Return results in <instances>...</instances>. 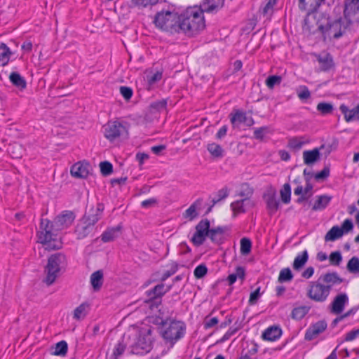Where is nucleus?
I'll return each instance as SVG.
<instances>
[{
  "mask_svg": "<svg viewBox=\"0 0 359 359\" xmlns=\"http://www.w3.org/2000/svg\"><path fill=\"white\" fill-rule=\"evenodd\" d=\"M330 264L334 266H339L342 262V255L340 251L332 252L329 256Z\"/></svg>",
  "mask_w": 359,
  "mask_h": 359,
  "instance_id": "obj_44",
  "label": "nucleus"
},
{
  "mask_svg": "<svg viewBox=\"0 0 359 359\" xmlns=\"http://www.w3.org/2000/svg\"><path fill=\"white\" fill-rule=\"evenodd\" d=\"M297 95L302 100L309 99L311 97V93L306 86H301L297 90Z\"/></svg>",
  "mask_w": 359,
  "mask_h": 359,
  "instance_id": "obj_57",
  "label": "nucleus"
},
{
  "mask_svg": "<svg viewBox=\"0 0 359 359\" xmlns=\"http://www.w3.org/2000/svg\"><path fill=\"white\" fill-rule=\"evenodd\" d=\"M311 306H301L294 308L291 313V317L295 320H302L310 311Z\"/></svg>",
  "mask_w": 359,
  "mask_h": 359,
  "instance_id": "obj_37",
  "label": "nucleus"
},
{
  "mask_svg": "<svg viewBox=\"0 0 359 359\" xmlns=\"http://www.w3.org/2000/svg\"><path fill=\"white\" fill-rule=\"evenodd\" d=\"M279 201L276 199L275 194L269 195L266 199V207L270 214H274L279 208Z\"/></svg>",
  "mask_w": 359,
  "mask_h": 359,
  "instance_id": "obj_38",
  "label": "nucleus"
},
{
  "mask_svg": "<svg viewBox=\"0 0 359 359\" xmlns=\"http://www.w3.org/2000/svg\"><path fill=\"white\" fill-rule=\"evenodd\" d=\"M178 269V266L177 264H175L172 265L170 268V269L166 271L162 276L161 280L162 282L165 281L166 279H168L169 277L175 274Z\"/></svg>",
  "mask_w": 359,
  "mask_h": 359,
  "instance_id": "obj_63",
  "label": "nucleus"
},
{
  "mask_svg": "<svg viewBox=\"0 0 359 359\" xmlns=\"http://www.w3.org/2000/svg\"><path fill=\"white\" fill-rule=\"evenodd\" d=\"M11 83L20 90L26 88L27 82L25 79L18 72H12L9 76Z\"/></svg>",
  "mask_w": 359,
  "mask_h": 359,
  "instance_id": "obj_32",
  "label": "nucleus"
},
{
  "mask_svg": "<svg viewBox=\"0 0 359 359\" xmlns=\"http://www.w3.org/2000/svg\"><path fill=\"white\" fill-rule=\"evenodd\" d=\"M343 236V231L337 225L332 226L325 234V241H334Z\"/></svg>",
  "mask_w": 359,
  "mask_h": 359,
  "instance_id": "obj_34",
  "label": "nucleus"
},
{
  "mask_svg": "<svg viewBox=\"0 0 359 359\" xmlns=\"http://www.w3.org/2000/svg\"><path fill=\"white\" fill-rule=\"evenodd\" d=\"M100 218L101 217L100 215H97L93 212V214L89 215L85 214L81 219L92 226L93 228H95V224L100 219Z\"/></svg>",
  "mask_w": 359,
  "mask_h": 359,
  "instance_id": "obj_51",
  "label": "nucleus"
},
{
  "mask_svg": "<svg viewBox=\"0 0 359 359\" xmlns=\"http://www.w3.org/2000/svg\"><path fill=\"white\" fill-rule=\"evenodd\" d=\"M151 342L145 337H140L135 344L132 346L131 353L137 355H142L151 350Z\"/></svg>",
  "mask_w": 359,
  "mask_h": 359,
  "instance_id": "obj_18",
  "label": "nucleus"
},
{
  "mask_svg": "<svg viewBox=\"0 0 359 359\" xmlns=\"http://www.w3.org/2000/svg\"><path fill=\"white\" fill-rule=\"evenodd\" d=\"M318 279L320 280V282L325 284V286L329 287L330 292H331L333 286L339 285L344 280V278H341L335 271L327 272L322 274Z\"/></svg>",
  "mask_w": 359,
  "mask_h": 359,
  "instance_id": "obj_15",
  "label": "nucleus"
},
{
  "mask_svg": "<svg viewBox=\"0 0 359 359\" xmlns=\"http://www.w3.org/2000/svg\"><path fill=\"white\" fill-rule=\"evenodd\" d=\"M229 194V190L228 189V188L224 187L217 192L216 196L212 199V203H213V205H216L219 201L227 198Z\"/></svg>",
  "mask_w": 359,
  "mask_h": 359,
  "instance_id": "obj_50",
  "label": "nucleus"
},
{
  "mask_svg": "<svg viewBox=\"0 0 359 359\" xmlns=\"http://www.w3.org/2000/svg\"><path fill=\"white\" fill-rule=\"evenodd\" d=\"M100 172L103 176H108L113 172V165L108 161L100 163Z\"/></svg>",
  "mask_w": 359,
  "mask_h": 359,
  "instance_id": "obj_55",
  "label": "nucleus"
},
{
  "mask_svg": "<svg viewBox=\"0 0 359 359\" xmlns=\"http://www.w3.org/2000/svg\"><path fill=\"white\" fill-rule=\"evenodd\" d=\"M207 273L208 268L203 264L197 266L194 271V276L197 279L203 278L207 274Z\"/></svg>",
  "mask_w": 359,
  "mask_h": 359,
  "instance_id": "obj_56",
  "label": "nucleus"
},
{
  "mask_svg": "<svg viewBox=\"0 0 359 359\" xmlns=\"http://www.w3.org/2000/svg\"><path fill=\"white\" fill-rule=\"evenodd\" d=\"M126 348V344L123 342V340L118 341L114 348L111 359H118L123 354Z\"/></svg>",
  "mask_w": 359,
  "mask_h": 359,
  "instance_id": "obj_41",
  "label": "nucleus"
},
{
  "mask_svg": "<svg viewBox=\"0 0 359 359\" xmlns=\"http://www.w3.org/2000/svg\"><path fill=\"white\" fill-rule=\"evenodd\" d=\"M309 259V254L306 250H304L302 253L298 254L294 258L293 262V269L296 271H299L303 268Z\"/></svg>",
  "mask_w": 359,
  "mask_h": 359,
  "instance_id": "obj_30",
  "label": "nucleus"
},
{
  "mask_svg": "<svg viewBox=\"0 0 359 359\" xmlns=\"http://www.w3.org/2000/svg\"><path fill=\"white\" fill-rule=\"evenodd\" d=\"M121 226L108 228L101 235V240L103 243H108L117 238L121 231Z\"/></svg>",
  "mask_w": 359,
  "mask_h": 359,
  "instance_id": "obj_25",
  "label": "nucleus"
},
{
  "mask_svg": "<svg viewBox=\"0 0 359 359\" xmlns=\"http://www.w3.org/2000/svg\"><path fill=\"white\" fill-rule=\"evenodd\" d=\"M68 351V344L66 341H60L57 342L55 347L54 351L52 352L53 355L65 356Z\"/></svg>",
  "mask_w": 359,
  "mask_h": 359,
  "instance_id": "obj_39",
  "label": "nucleus"
},
{
  "mask_svg": "<svg viewBox=\"0 0 359 359\" xmlns=\"http://www.w3.org/2000/svg\"><path fill=\"white\" fill-rule=\"evenodd\" d=\"M260 297V287H259L254 292L250 293L249 304L251 305L255 304Z\"/></svg>",
  "mask_w": 359,
  "mask_h": 359,
  "instance_id": "obj_62",
  "label": "nucleus"
},
{
  "mask_svg": "<svg viewBox=\"0 0 359 359\" xmlns=\"http://www.w3.org/2000/svg\"><path fill=\"white\" fill-rule=\"evenodd\" d=\"M41 231L38 233L39 242L46 246V249L58 250L62 248V242L57 239L58 230L53 226V221L41 219L40 222Z\"/></svg>",
  "mask_w": 359,
  "mask_h": 359,
  "instance_id": "obj_3",
  "label": "nucleus"
},
{
  "mask_svg": "<svg viewBox=\"0 0 359 359\" xmlns=\"http://www.w3.org/2000/svg\"><path fill=\"white\" fill-rule=\"evenodd\" d=\"M340 229L343 231V235L351 231L353 229V224L352 220L351 219H346L343 222Z\"/></svg>",
  "mask_w": 359,
  "mask_h": 359,
  "instance_id": "obj_60",
  "label": "nucleus"
},
{
  "mask_svg": "<svg viewBox=\"0 0 359 359\" xmlns=\"http://www.w3.org/2000/svg\"><path fill=\"white\" fill-rule=\"evenodd\" d=\"M168 99H162L152 102L149 105V109L151 113L161 112L167 109Z\"/></svg>",
  "mask_w": 359,
  "mask_h": 359,
  "instance_id": "obj_35",
  "label": "nucleus"
},
{
  "mask_svg": "<svg viewBox=\"0 0 359 359\" xmlns=\"http://www.w3.org/2000/svg\"><path fill=\"white\" fill-rule=\"evenodd\" d=\"M207 150L212 157L216 158H222L224 156V150L219 144L215 142L208 144Z\"/></svg>",
  "mask_w": 359,
  "mask_h": 359,
  "instance_id": "obj_33",
  "label": "nucleus"
},
{
  "mask_svg": "<svg viewBox=\"0 0 359 359\" xmlns=\"http://www.w3.org/2000/svg\"><path fill=\"white\" fill-rule=\"evenodd\" d=\"M252 242L248 238H243L241 240V253L243 255H248L251 252Z\"/></svg>",
  "mask_w": 359,
  "mask_h": 359,
  "instance_id": "obj_48",
  "label": "nucleus"
},
{
  "mask_svg": "<svg viewBox=\"0 0 359 359\" xmlns=\"http://www.w3.org/2000/svg\"><path fill=\"white\" fill-rule=\"evenodd\" d=\"M90 283L94 291L100 290L103 284V272L102 270H97L91 274Z\"/></svg>",
  "mask_w": 359,
  "mask_h": 359,
  "instance_id": "obj_29",
  "label": "nucleus"
},
{
  "mask_svg": "<svg viewBox=\"0 0 359 359\" xmlns=\"http://www.w3.org/2000/svg\"><path fill=\"white\" fill-rule=\"evenodd\" d=\"M270 132L268 126H263L257 128L254 130L253 137L255 139L262 141L264 140V135Z\"/></svg>",
  "mask_w": 359,
  "mask_h": 359,
  "instance_id": "obj_54",
  "label": "nucleus"
},
{
  "mask_svg": "<svg viewBox=\"0 0 359 359\" xmlns=\"http://www.w3.org/2000/svg\"><path fill=\"white\" fill-rule=\"evenodd\" d=\"M224 0H204L200 6V8L204 12L211 13L218 8L222 7Z\"/></svg>",
  "mask_w": 359,
  "mask_h": 359,
  "instance_id": "obj_27",
  "label": "nucleus"
},
{
  "mask_svg": "<svg viewBox=\"0 0 359 359\" xmlns=\"http://www.w3.org/2000/svg\"><path fill=\"white\" fill-rule=\"evenodd\" d=\"M230 121L233 125L247 122L246 113L238 109H236L230 114Z\"/></svg>",
  "mask_w": 359,
  "mask_h": 359,
  "instance_id": "obj_36",
  "label": "nucleus"
},
{
  "mask_svg": "<svg viewBox=\"0 0 359 359\" xmlns=\"http://www.w3.org/2000/svg\"><path fill=\"white\" fill-rule=\"evenodd\" d=\"M311 55L318 62L320 72H327L334 68V62L330 53L324 51L321 53H312Z\"/></svg>",
  "mask_w": 359,
  "mask_h": 359,
  "instance_id": "obj_13",
  "label": "nucleus"
},
{
  "mask_svg": "<svg viewBox=\"0 0 359 359\" xmlns=\"http://www.w3.org/2000/svg\"><path fill=\"white\" fill-rule=\"evenodd\" d=\"M210 228V223L208 219H201L196 226V231L194 233L191 241L195 246H200L204 243L206 238L208 237Z\"/></svg>",
  "mask_w": 359,
  "mask_h": 359,
  "instance_id": "obj_8",
  "label": "nucleus"
},
{
  "mask_svg": "<svg viewBox=\"0 0 359 359\" xmlns=\"http://www.w3.org/2000/svg\"><path fill=\"white\" fill-rule=\"evenodd\" d=\"M347 270L351 273H359V259L357 257H351L346 266Z\"/></svg>",
  "mask_w": 359,
  "mask_h": 359,
  "instance_id": "obj_46",
  "label": "nucleus"
},
{
  "mask_svg": "<svg viewBox=\"0 0 359 359\" xmlns=\"http://www.w3.org/2000/svg\"><path fill=\"white\" fill-rule=\"evenodd\" d=\"M177 18L176 13L170 11L157 13L155 15L154 23L156 27L163 29L168 30L170 27H174L177 23L176 22L173 24V21Z\"/></svg>",
  "mask_w": 359,
  "mask_h": 359,
  "instance_id": "obj_9",
  "label": "nucleus"
},
{
  "mask_svg": "<svg viewBox=\"0 0 359 359\" xmlns=\"http://www.w3.org/2000/svg\"><path fill=\"white\" fill-rule=\"evenodd\" d=\"M280 197L283 203L287 204L291 200V187L289 183L283 184L280 191Z\"/></svg>",
  "mask_w": 359,
  "mask_h": 359,
  "instance_id": "obj_42",
  "label": "nucleus"
},
{
  "mask_svg": "<svg viewBox=\"0 0 359 359\" xmlns=\"http://www.w3.org/2000/svg\"><path fill=\"white\" fill-rule=\"evenodd\" d=\"M159 0H132L134 5L146 7L149 5H155Z\"/></svg>",
  "mask_w": 359,
  "mask_h": 359,
  "instance_id": "obj_61",
  "label": "nucleus"
},
{
  "mask_svg": "<svg viewBox=\"0 0 359 359\" xmlns=\"http://www.w3.org/2000/svg\"><path fill=\"white\" fill-rule=\"evenodd\" d=\"M327 324L325 320H319L310 325L306 330L304 339L307 341H311L318 335L323 333L327 328Z\"/></svg>",
  "mask_w": 359,
  "mask_h": 359,
  "instance_id": "obj_14",
  "label": "nucleus"
},
{
  "mask_svg": "<svg viewBox=\"0 0 359 359\" xmlns=\"http://www.w3.org/2000/svg\"><path fill=\"white\" fill-rule=\"evenodd\" d=\"M304 143L305 142L302 140L301 138L294 137L289 140L287 146L294 150H299Z\"/></svg>",
  "mask_w": 359,
  "mask_h": 359,
  "instance_id": "obj_53",
  "label": "nucleus"
},
{
  "mask_svg": "<svg viewBox=\"0 0 359 359\" xmlns=\"http://www.w3.org/2000/svg\"><path fill=\"white\" fill-rule=\"evenodd\" d=\"M282 81V76L278 75H271L267 77L265 81L266 86L269 89H273L275 86L280 85Z\"/></svg>",
  "mask_w": 359,
  "mask_h": 359,
  "instance_id": "obj_47",
  "label": "nucleus"
},
{
  "mask_svg": "<svg viewBox=\"0 0 359 359\" xmlns=\"http://www.w3.org/2000/svg\"><path fill=\"white\" fill-rule=\"evenodd\" d=\"M75 215L69 210H65L57 215L53 220V226L55 230L60 231L68 228L74 221Z\"/></svg>",
  "mask_w": 359,
  "mask_h": 359,
  "instance_id": "obj_12",
  "label": "nucleus"
},
{
  "mask_svg": "<svg viewBox=\"0 0 359 359\" xmlns=\"http://www.w3.org/2000/svg\"><path fill=\"white\" fill-rule=\"evenodd\" d=\"M159 332L166 343L172 346L178 340L184 337L186 325L183 321L168 318L165 320H157Z\"/></svg>",
  "mask_w": 359,
  "mask_h": 359,
  "instance_id": "obj_2",
  "label": "nucleus"
},
{
  "mask_svg": "<svg viewBox=\"0 0 359 359\" xmlns=\"http://www.w3.org/2000/svg\"><path fill=\"white\" fill-rule=\"evenodd\" d=\"M339 109L344 114V119L346 122H351L359 119V104L352 109H349L346 104H341L339 107Z\"/></svg>",
  "mask_w": 359,
  "mask_h": 359,
  "instance_id": "obj_23",
  "label": "nucleus"
},
{
  "mask_svg": "<svg viewBox=\"0 0 359 359\" xmlns=\"http://www.w3.org/2000/svg\"><path fill=\"white\" fill-rule=\"evenodd\" d=\"M120 93L126 100H129L133 94V91L131 88L128 86H121Z\"/></svg>",
  "mask_w": 359,
  "mask_h": 359,
  "instance_id": "obj_59",
  "label": "nucleus"
},
{
  "mask_svg": "<svg viewBox=\"0 0 359 359\" xmlns=\"http://www.w3.org/2000/svg\"><path fill=\"white\" fill-rule=\"evenodd\" d=\"M293 274L290 268H284L280 270L278 280L279 283H288L293 279Z\"/></svg>",
  "mask_w": 359,
  "mask_h": 359,
  "instance_id": "obj_43",
  "label": "nucleus"
},
{
  "mask_svg": "<svg viewBox=\"0 0 359 359\" xmlns=\"http://www.w3.org/2000/svg\"><path fill=\"white\" fill-rule=\"evenodd\" d=\"M332 198V196L327 195H321L317 196V199L312 207V210L317 211L325 209L330 203Z\"/></svg>",
  "mask_w": 359,
  "mask_h": 359,
  "instance_id": "obj_28",
  "label": "nucleus"
},
{
  "mask_svg": "<svg viewBox=\"0 0 359 359\" xmlns=\"http://www.w3.org/2000/svg\"><path fill=\"white\" fill-rule=\"evenodd\" d=\"M330 175V168L325 166V168L315 174L314 177L316 180H323L327 178Z\"/></svg>",
  "mask_w": 359,
  "mask_h": 359,
  "instance_id": "obj_58",
  "label": "nucleus"
},
{
  "mask_svg": "<svg viewBox=\"0 0 359 359\" xmlns=\"http://www.w3.org/2000/svg\"><path fill=\"white\" fill-rule=\"evenodd\" d=\"M202 203L203 198H198L189 206L187 210H185V212L183 213V217L185 219H189L190 221L194 219L198 216L196 210L201 207Z\"/></svg>",
  "mask_w": 359,
  "mask_h": 359,
  "instance_id": "obj_24",
  "label": "nucleus"
},
{
  "mask_svg": "<svg viewBox=\"0 0 359 359\" xmlns=\"http://www.w3.org/2000/svg\"><path fill=\"white\" fill-rule=\"evenodd\" d=\"M147 299L144 302L149 304L151 308H157L162 302V297L165 294L163 283H159L153 288L146 291Z\"/></svg>",
  "mask_w": 359,
  "mask_h": 359,
  "instance_id": "obj_10",
  "label": "nucleus"
},
{
  "mask_svg": "<svg viewBox=\"0 0 359 359\" xmlns=\"http://www.w3.org/2000/svg\"><path fill=\"white\" fill-rule=\"evenodd\" d=\"M299 8L302 11L311 13L316 12L319 8L318 0H299Z\"/></svg>",
  "mask_w": 359,
  "mask_h": 359,
  "instance_id": "obj_26",
  "label": "nucleus"
},
{
  "mask_svg": "<svg viewBox=\"0 0 359 359\" xmlns=\"http://www.w3.org/2000/svg\"><path fill=\"white\" fill-rule=\"evenodd\" d=\"M176 23L185 34L193 36L205 27L203 11L200 8H190L177 17Z\"/></svg>",
  "mask_w": 359,
  "mask_h": 359,
  "instance_id": "obj_1",
  "label": "nucleus"
},
{
  "mask_svg": "<svg viewBox=\"0 0 359 359\" xmlns=\"http://www.w3.org/2000/svg\"><path fill=\"white\" fill-rule=\"evenodd\" d=\"M90 165L86 162L74 163L70 170L71 175L77 178H86L89 175Z\"/></svg>",
  "mask_w": 359,
  "mask_h": 359,
  "instance_id": "obj_17",
  "label": "nucleus"
},
{
  "mask_svg": "<svg viewBox=\"0 0 359 359\" xmlns=\"http://www.w3.org/2000/svg\"><path fill=\"white\" fill-rule=\"evenodd\" d=\"M330 294L329 287L325 286V284L320 282L318 278L316 281H311L309 283L306 292V296L310 299L320 303L325 302Z\"/></svg>",
  "mask_w": 359,
  "mask_h": 359,
  "instance_id": "obj_6",
  "label": "nucleus"
},
{
  "mask_svg": "<svg viewBox=\"0 0 359 359\" xmlns=\"http://www.w3.org/2000/svg\"><path fill=\"white\" fill-rule=\"evenodd\" d=\"M88 306L87 303H83L74 311V318L79 320L86 315V309Z\"/></svg>",
  "mask_w": 359,
  "mask_h": 359,
  "instance_id": "obj_52",
  "label": "nucleus"
},
{
  "mask_svg": "<svg viewBox=\"0 0 359 359\" xmlns=\"http://www.w3.org/2000/svg\"><path fill=\"white\" fill-rule=\"evenodd\" d=\"M227 230V226H219L212 229L210 228L208 238L213 243L220 245L224 241V233Z\"/></svg>",
  "mask_w": 359,
  "mask_h": 359,
  "instance_id": "obj_19",
  "label": "nucleus"
},
{
  "mask_svg": "<svg viewBox=\"0 0 359 359\" xmlns=\"http://www.w3.org/2000/svg\"><path fill=\"white\" fill-rule=\"evenodd\" d=\"M95 228L87 224L86 222L81 219L75 227L74 233L76 238L79 240L83 239L94 231Z\"/></svg>",
  "mask_w": 359,
  "mask_h": 359,
  "instance_id": "obj_21",
  "label": "nucleus"
},
{
  "mask_svg": "<svg viewBox=\"0 0 359 359\" xmlns=\"http://www.w3.org/2000/svg\"><path fill=\"white\" fill-rule=\"evenodd\" d=\"M282 335V330L278 325H272L266 328L262 333V337L264 340L274 341Z\"/></svg>",
  "mask_w": 359,
  "mask_h": 359,
  "instance_id": "obj_22",
  "label": "nucleus"
},
{
  "mask_svg": "<svg viewBox=\"0 0 359 359\" xmlns=\"http://www.w3.org/2000/svg\"><path fill=\"white\" fill-rule=\"evenodd\" d=\"M316 109L323 116L332 114L334 111V106L332 103L320 102L317 104Z\"/></svg>",
  "mask_w": 359,
  "mask_h": 359,
  "instance_id": "obj_40",
  "label": "nucleus"
},
{
  "mask_svg": "<svg viewBox=\"0 0 359 359\" xmlns=\"http://www.w3.org/2000/svg\"><path fill=\"white\" fill-rule=\"evenodd\" d=\"M324 148L322 145L320 148H314L312 150H305L303 151L304 163L307 165H312L320 159V149Z\"/></svg>",
  "mask_w": 359,
  "mask_h": 359,
  "instance_id": "obj_20",
  "label": "nucleus"
},
{
  "mask_svg": "<svg viewBox=\"0 0 359 359\" xmlns=\"http://www.w3.org/2000/svg\"><path fill=\"white\" fill-rule=\"evenodd\" d=\"M348 303V297L346 293L338 294L330 304L331 312L334 314H340Z\"/></svg>",
  "mask_w": 359,
  "mask_h": 359,
  "instance_id": "obj_16",
  "label": "nucleus"
},
{
  "mask_svg": "<svg viewBox=\"0 0 359 359\" xmlns=\"http://www.w3.org/2000/svg\"><path fill=\"white\" fill-rule=\"evenodd\" d=\"M247 203H249L248 198H243V199L238 200L236 201L233 202L231 204V207L234 212H245V209L244 206Z\"/></svg>",
  "mask_w": 359,
  "mask_h": 359,
  "instance_id": "obj_45",
  "label": "nucleus"
},
{
  "mask_svg": "<svg viewBox=\"0 0 359 359\" xmlns=\"http://www.w3.org/2000/svg\"><path fill=\"white\" fill-rule=\"evenodd\" d=\"M344 15L351 24L359 22V0H346Z\"/></svg>",
  "mask_w": 359,
  "mask_h": 359,
  "instance_id": "obj_11",
  "label": "nucleus"
},
{
  "mask_svg": "<svg viewBox=\"0 0 359 359\" xmlns=\"http://www.w3.org/2000/svg\"><path fill=\"white\" fill-rule=\"evenodd\" d=\"M67 265V257L63 253L57 252L51 255L45 267L44 271L46 276L43 282L46 283L47 285H52L57 278L60 270L65 268Z\"/></svg>",
  "mask_w": 359,
  "mask_h": 359,
  "instance_id": "obj_5",
  "label": "nucleus"
},
{
  "mask_svg": "<svg viewBox=\"0 0 359 359\" xmlns=\"http://www.w3.org/2000/svg\"><path fill=\"white\" fill-rule=\"evenodd\" d=\"M359 335V328L356 330H353L348 333H346L344 341H351L355 339Z\"/></svg>",
  "mask_w": 359,
  "mask_h": 359,
  "instance_id": "obj_64",
  "label": "nucleus"
},
{
  "mask_svg": "<svg viewBox=\"0 0 359 359\" xmlns=\"http://www.w3.org/2000/svg\"><path fill=\"white\" fill-rule=\"evenodd\" d=\"M162 72L157 71L156 72L151 74H147V81L149 88H150L152 87L156 83L162 79Z\"/></svg>",
  "mask_w": 359,
  "mask_h": 359,
  "instance_id": "obj_49",
  "label": "nucleus"
},
{
  "mask_svg": "<svg viewBox=\"0 0 359 359\" xmlns=\"http://www.w3.org/2000/svg\"><path fill=\"white\" fill-rule=\"evenodd\" d=\"M104 136L109 142L128 135L127 128L118 121H109L104 126Z\"/></svg>",
  "mask_w": 359,
  "mask_h": 359,
  "instance_id": "obj_7",
  "label": "nucleus"
},
{
  "mask_svg": "<svg viewBox=\"0 0 359 359\" xmlns=\"http://www.w3.org/2000/svg\"><path fill=\"white\" fill-rule=\"evenodd\" d=\"M0 50H2L0 53V62L2 67H5L8 65L10 57L13 53L9 47L3 42L0 43Z\"/></svg>",
  "mask_w": 359,
  "mask_h": 359,
  "instance_id": "obj_31",
  "label": "nucleus"
},
{
  "mask_svg": "<svg viewBox=\"0 0 359 359\" xmlns=\"http://www.w3.org/2000/svg\"><path fill=\"white\" fill-rule=\"evenodd\" d=\"M351 24L345 18L340 17L336 19L328 18L326 25H320L318 29L323 35L324 40L326 39V37L337 39L345 34Z\"/></svg>",
  "mask_w": 359,
  "mask_h": 359,
  "instance_id": "obj_4",
  "label": "nucleus"
}]
</instances>
